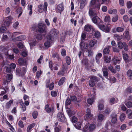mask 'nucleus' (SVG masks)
<instances>
[{"label": "nucleus", "instance_id": "obj_12", "mask_svg": "<svg viewBox=\"0 0 132 132\" xmlns=\"http://www.w3.org/2000/svg\"><path fill=\"white\" fill-rule=\"evenodd\" d=\"M84 42L81 41L80 44V46L82 50L87 49L88 47V44L87 43H84Z\"/></svg>", "mask_w": 132, "mask_h": 132}, {"label": "nucleus", "instance_id": "obj_33", "mask_svg": "<svg viewBox=\"0 0 132 132\" xmlns=\"http://www.w3.org/2000/svg\"><path fill=\"white\" fill-rule=\"evenodd\" d=\"M86 35L84 33H82L81 34V41L84 42L85 40Z\"/></svg>", "mask_w": 132, "mask_h": 132}, {"label": "nucleus", "instance_id": "obj_40", "mask_svg": "<svg viewBox=\"0 0 132 132\" xmlns=\"http://www.w3.org/2000/svg\"><path fill=\"white\" fill-rule=\"evenodd\" d=\"M132 3L131 2L129 1L127 3V6L128 9H130L132 7Z\"/></svg>", "mask_w": 132, "mask_h": 132}, {"label": "nucleus", "instance_id": "obj_42", "mask_svg": "<svg viewBox=\"0 0 132 132\" xmlns=\"http://www.w3.org/2000/svg\"><path fill=\"white\" fill-rule=\"evenodd\" d=\"M71 121L72 123H75L77 121V119L75 116L72 117L71 118Z\"/></svg>", "mask_w": 132, "mask_h": 132}, {"label": "nucleus", "instance_id": "obj_5", "mask_svg": "<svg viewBox=\"0 0 132 132\" xmlns=\"http://www.w3.org/2000/svg\"><path fill=\"white\" fill-rule=\"evenodd\" d=\"M47 6L48 4L46 2H45L44 6L42 4H40L38 6V8L39 9V12L40 13H41L43 11H47Z\"/></svg>", "mask_w": 132, "mask_h": 132}, {"label": "nucleus", "instance_id": "obj_21", "mask_svg": "<svg viewBox=\"0 0 132 132\" xmlns=\"http://www.w3.org/2000/svg\"><path fill=\"white\" fill-rule=\"evenodd\" d=\"M113 64L116 65L117 63H119L120 61V59L117 57H114L112 59Z\"/></svg>", "mask_w": 132, "mask_h": 132}, {"label": "nucleus", "instance_id": "obj_47", "mask_svg": "<svg viewBox=\"0 0 132 132\" xmlns=\"http://www.w3.org/2000/svg\"><path fill=\"white\" fill-rule=\"evenodd\" d=\"M127 75L128 77H131L132 76V70L130 69L128 70L127 72Z\"/></svg>", "mask_w": 132, "mask_h": 132}, {"label": "nucleus", "instance_id": "obj_28", "mask_svg": "<svg viewBox=\"0 0 132 132\" xmlns=\"http://www.w3.org/2000/svg\"><path fill=\"white\" fill-rule=\"evenodd\" d=\"M110 50L108 47H106L104 48L103 51V54H108L110 52Z\"/></svg>", "mask_w": 132, "mask_h": 132}, {"label": "nucleus", "instance_id": "obj_61", "mask_svg": "<svg viewBox=\"0 0 132 132\" xmlns=\"http://www.w3.org/2000/svg\"><path fill=\"white\" fill-rule=\"evenodd\" d=\"M95 36L96 37H99L100 36V33L98 31H96L94 34Z\"/></svg>", "mask_w": 132, "mask_h": 132}, {"label": "nucleus", "instance_id": "obj_4", "mask_svg": "<svg viewBox=\"0 0 132 132\" xmlns=\"http://www.w3.org/2000/svg\"><path fill=\"white\" fill-rule=\"evenodd\" d=\"M118 46L120 49H121L123 47L125 51L128 50V46L125 42L122 43L121 42H119L118 43Z\"/></svg>", "mask_w": 132, "mask_h": 132}, {"label": "nucleus", "instance_id": "obj_24", "mask_svg": "<svg viewBox=\"0 0 132 132\" xmlns=\"http://www.w3.org/2000/svg\"><path fill=\"white\" fill-rule=\"evenodd\" d=\"M97 42V41L95 40H93L90 41L89 43L90 46L92 47H94L95 44H96Z\"/></svg>", "mask_w": 132, "mask_h": 132}, {"label": "nucleus", "instance_id": "obj_20", "mask_svg": "<svg viewBox=\"0 0 132 132\" xmlns=\"http://www.w3.org/2000/svg\"><path fill=\"white\" fill-rule=\"evenodd\" d=\"M58 31L55 29H53L50 31V34L53 36H56L58 34Z\"/></svg>", "mask_w": 132, "mask_h": 132}, {"label": "nucleus", "instance_id": "obj_45", "mask_svg": "<svg viewBox=\"0 0 132 132\" xmlns=\"http://www.w3.org/2000/svg\"><path fill=\"white\" fill-rule=\"evenodd\" d=\"M123 59L125 61H126L128 58V55L126 53H124L123 54Z\"/></svg>", "mask_w": 132, "mask_h": 132}, {"label": "nucleus", "instance_id": "obj_49", "mask_svg": "<svg viewBox=\"0 0 132 132\" xmlns=\"http://www.w3.org/2000/svg\"><path fill=\"white\" fill-rule=\"evenodd\" d=\"M38 115V113L37 111H34L32 113V116L34 119L37 118Z\"/></svg>", "mask_w": 132, "mask_h": 132}, {"label": "nucleus", "instance_id": "obj_19", "mask_svg": "<svg viewBox=\"0 0 132 132\" xmlns=\"http://www.w3.org/2000/svg\"><path fill=\"white\" fill-rule=\"evenodd\" d=\"M25 36H20L14 38L13 40L14 41H21L25 39Z\"/></svg>", "mask_w": 132, "mask_h": 132}, {"label": "nucleus", "instance_id": "obj_60", "mask_svg": "<svg viewBox=\"0 0 132 132\" xmlns=\"http://www.w3.org/2000/svg\"><path fill=\"white\" fill-rule=\"evenodd\" d=\"M118 16L117 15H116L115 17H113L112 20L113 22H115L118 19Z\"/></svg>", "mask_w": 132, "mask_h": 132}, {"label": "nucleus", "instance_id": "obj_27", "mask_svg": "<svg viewBox=\"0 0 132 132\" xmlns=\"http://www.w3.org/2000/svg\"><path fill=\"white\" fill-rule=\"evenodd\" d=\"M131 110L130 109H128L126 111V113L127 114L130 113L128 115V117L130 119H132V112H131Z\"/></svg>", "mask_w": 132, "mask_h": 132}, {"label": "nucleus", "instance_id": "obj_50", "mask_svg": "<svg viewBox=\"0 0 132 132\" xmlns=\"http://www.w3.org/2000/svg\"><path fill=\"white\" fill-rule=\"evenodd\" d=\"M61 54L62 56H64L66 55V51L64 49H62V50Z\"/></svg>", "mask_w": 132, "mask_h": 132}, {"label": "nucleus", "instance_id": "obj_53", "mask_svg": "<svg viewBox=\"0 0 132 132\" xmlns=\"http://www.w3.org/2000/svg\"><path fill=\"white\" fill-rule=\"evenodd\" d=\"M99 28L101 30L104 31L105 29V26L101 24L98 25Z\"/></svg>", "mask_w": 132, "mask_h": 132}, {"label": "nucleus", "instance_id": "obj_29", "mask_svg": "<svg viewBox=\"0 0 132 132\" xmlns=\"http://www.w3.org/2000/svg\"><path fill=\"white\" fill-rule=\"evenodd\" d=\"M65 60L68 64L70 65V64L71 63V59L69 56H66L65 57Z\"/></svg>", "mask_w": 132, "mask_h": 132}, {"label": "nucleus", "instance_id": "obj_44", "mask_svg": "<svg viewBox=\"0 0 132 132\" xmlns=\"http://www.w3.org/2000/svg\"><path fill=\"white\" fill-rule=\"evenodd\" d=\"M21 108L23 112H24L26 111V107L24 105L23 103L22 102V103H21Z\"/></svg>", "mask_w": 132, "mask_h": 132}, {"label": "nucleus", "instance_id": "obj_64", "mask_svg": "<svg viewBox=\"0 0 132 132\" xmlns=\"http://www.w3.org/2000/svg\"><path fill=\"white\" fill-rule=\"evenodd\" d=\"M71 100L73 101H75L77 100V98L75 96H70Z\"/></svg>", "mask_w": 132, "mask_h": 132}, {"label": "nucleus", "instance_id": "obj_56", "mask_svg": "<svg viewBox=\"0 0 132 132\" xmlns=\"http://www.w3.org/2000/svg\"><path fill=\"white\" fill-rule=\"evenodd\" d=\"M54 84L53 82H52L51 83V84L49 86V89L51 90H52L54 87Z\"/></svg>", "mask_w": 132, "mask_h": 132}, {"label": "nucleus", "instance_id": "obj_58", "mask_svg": "<svg viewBox=\"0 0 132 132\" xmlns=\"http://www.w3.org/2000/svg\"><path fill=\"white\" fill-rule=\"evenodd\" d=\"M104 118V116L102 114H100L98 116V119L101 120H103Z\"/></svg>", "mask_w": 132, "mask_h": 132}, {"label": "nucleus", "instance_id": "obj_13", "mask_svg": "<svg viewBox=\"0 0 132 132\" xmlns=\"http://www.w3.org/2000/svg\"><path fill=\"white\" fill-rule=\"evenodd\" d=\"M111 117L112 118V122L114 123H116L117 121V115L114 113L111 115Z\"/></svg>", "mask_w": 132, "mask_h": 132}, {"label": "nucleus", "instance_id": "obj_37", "mask_svg": "<svg viewBox=\"0 0 132 132\" xmlns=\"http://www.w3.org/2000/svg\"><path fill=\"white\" fill-rule=\"evenodd\" d=\"M111 111L109 108H107L103 111V113L104 114H109L110 112Z\"/></svg>", "mask_w": 132, "mask_h": 132}, {"label": "nucleus", "instance_id": "obj_62", "mask_svg": "<svg viewBox=\"0 0 132 132\" xmlns=\"http://www.w3.org/2000/svg\"><path fill=\"white\" fill-rule=\"evenodd\" d=\"M36 38L38 40H41L42 39V35L40 34H38Z\"/></svg>", "mask_w": 132, "mask_h": 132}, {"label": "nucleus", "instance_id": "obj_34", "mask_svg": "<svg viewBox=\"0 0 132 132\" xmlns=\"http://www.w3.org/2000/svg\"><path fill=\"white\" fill-rule=\"evenodd\" d=\"M125 92L127 93H130L132 92V89L130 87H129L126 89Z\"/></svg>", "mask_w": 132, "mask_h": 132}, {"label": "nucleus", "instance_id": "obj_36", "mask_svg": "<svg viewBox=\"0 0 132 132\" xmlns=\"http://www.w3.org/2000/svg\"><path fill=\"white\" fill-rule=\"evenodd\" d=\"M66 111L68 115L70 116H71L73 114V111L71 110L70 109H67Z\"/></svg>", "mask_w": 132, "mask_h": 132}, {"label": "nucleus", "instance_id": "obj_57", "mask_svg": "<svg viewBox=\"0 0 132 132\" xmlns=\"http://www.w3.org/2000/svg\"><path fill=\"white\" fill-rule=\"evenodd\" d=\"M87 101L88 103L90 105H91L93 102V100L91 98L88 99Z\"/></svg>", "mask_w": 132, "mask_h": 132}, {"label": "nucleus", "instance_id": "obj_3", "mask_svg": "<svg viewBox=\"0 0 132 132\" xmlns=\"http://www.w3.org/2000/svg\"><path fill=\"white\" fill-rule=\"evenodd\" d=\"M89 78L90 80L89 82V85L91 87L94 86L96 84V81H98L100 80V79L96 76H90Z\"/></svg>", "mask_w": 132, "mask_h": 132}, {"label": "nucleus", "instance_id": "obj_10", "mask_svg": "<svg viewBox=\"0 0 132 132\" xmlns=\"http://www.w3.org/2000/svg\"><path fill=\"white\" fill-rule=\"evenodd\" d=\"M92 115L91 113V111L89 108L87 109L86 114L84 117L85 120H87L88 118L92 117Z\"/></svg>", "mask_w": 132, "mask_h": 132}, {"label": "nucleus", "instance_id": "obj_15", "mask_svg": "<svg viewBox=\"0 0 132 132\" xmlns=\"http://www.w3.org/2000/svg\"><path fill=\"white\" fill-rule=\"evenodd\" d=\"M93 27L90 25L87 24L84 27V30L87 32H89L92 31Z\"/></svg>", "mask_w": 132, "mask_h": 132}, {"label": "nucleus", "instance_id": "obj_6", "mask_svg": "<svg viewBox=\"0 0 132 132\" xmlns=\"http://www.w3.org/2000/svg\"><path fill=\"white\" fill-rule=\"evenodd\" d=\"M45 108L46 111L48 113H53L54 112V107L52 105L50 107L48 104H46L45 106Z\"/></svg>", "mask_w": 132, "mask_h": 132}, {"label": "nucleus", "instance_id": "obj_17", "mask_svg": "<svg viewBox=\"0 0 132 132\" xmlns=\"http://www.w3.org/2000/svg\"><path fill=\"white\" fill-rule=\"evenodd\" d=\"M52 57L54 59V60H57L59 62L61 61V58L59 57L58 54L57 53H55L52 54Z\"/></svg>", "mask_w": 132, "mask_h": 132}, {"label": "nucleus", "instance_id": "obj_31", "mask_svg": "<svg viewBox=\"0 0 132 132\" xmlns=\"http://www.w3.org/2000/svg\"><path fill=\"white\" fill-rule=\"evenodd\" d=\"M125 105L128 108H132V102L129 101L125 103Z\"/></svg>", "mask_w": 132, "mask_h": 132}, {"label": "nucleus", "instance_id": "obj_23", "mask_svg": "<svg viewBox=\"0 0 132 132\" xmlns=\"http://www.w3.org/2000/svg\"><path fill=\"white\" fill-rule=\"evenodd\" d=\"M57 9L60 11H62L64 10L63 4L61 3L58 5L57 7Z\"/></svg>", "mask_w": 132, "mask_h": 132}, {"label": "nucleus", "instance_id": "obj_16", "mask_svg": "<svg viewBox=\"0 0 132 132\" xmlns=\"http://www.w3.org/2000/svg\"><path fill=\"white\" fill-rule=\"evenodd\" d=\"M27 60L26 59L22 58L19 59L18 60V62L22 65H27Z\"/></svg>", "mask_w": 132, "mask_h": 132}, {"label": "nucleus", "instance_id": "obj_1", "mask_svg": "<svg viewBox=\"0 0 132 132\" xmlns=\"http://www.w3.org/2000/svg\"><path fill=\"white\" fill-rule=\"evenodd\" d=\"M37 30L40 34L46 32L47 29V27L45 24L42 23L38 24L37 26Z\"/></svg>", "mask_w": 132, "mask_h": 132}, {"label": "nucleus", "instance_id": "obj_35", "mask_svg": "<svg viewBox=\"0 0 132 132\" xmlns=\"http://www.w3.org/2000/svg\"><path fill=\"white\" fill-rule=\"evenodd\" d=\"M116 30L118 32H123L124 30V29L120 27H118L116 28Z\"/></svg>", "mask_w": 132, "mask_h": 132}, {"label": "nucleus", "instance_id": "obj_41", "mask_svg": "<svg viewBox=\"0 0 132 132\" xmlns=\"http://www.w3.org/2000/svg\"><path fill=\"white\" fill-rule=\"evenodd\" d=\"M71 101L70 100L69 98L68 97L67 99L65 101V104L67 105H69L71 103Z\"/></svg>", "mask_w": 132, "mask_h": 132}, {"label": "nucleus", "instance_id": "obj_54", "mask_svg": "<svg viewBox=\"0 0 132 132\" xmlns=\"http://www.w3.org/2000/svg\"><path fill=\"white\" fill-rule=\"evenodd\" d=\"M51 94L53 97H55L57 95V93L54 91H52L51 92Z\"/></svg>", "mask_w": 132, "mask_h": 132}, {"label": "nucleus", "instance_id": "obj_14", "mask_svg": "<svg viewBox=\"0 0 132 132\" xmlns=\"http://www.w3.org/2000/svg\"><path fill=\"white\" fill-rule=\"evenodd\" d=\"M82 63L84 64L85 67L86 69L89 70L91 69V66L88 64L87 59H85L84 60Z\"/></svg>", "mask_w": 132, "mask_h": 132}, {"label": "nucleus", "instance_id": "obj_30", "mask_svg": "<svg viewBox=\"0 0 132 132\" xmlns=\"http://www.w3.org/2000/svg\"><path fill=\"white\" fill-rule=\"evenodd\" d=\"M13 102V100H10L9 102L7 103L6 105V107L7 109L9 108L11 105V104Z\"/></svg>", "mask_w": 132, "mask_h": 132}, {"label": "nucleus", "instance_id": "obj_55", "mask_svg": "<svg viewBox=\"0 0 132 132\" xmlns=\"http://www.w3.org/2000/svg\"><path fill=\"white\" fill-rule=\"evenodd\" d=\"M37 27L36 25L34 24L32 25L31 29V30L34 31L36 29H37Z\"/></svg>", "mask_w": 132, "mask_h": 132}, {"label": "nucleus", "instance_id": "obj_8", "mask_svg": "<svg viewBox=\"0 0 132 132\" xmlns=\"http://www.w3.org/2000/svg\"><path fill=\"white\" fill-rule=\"evenodd\" d=\"M85 128L87 130H88L90 132H91V131L95 129V125L94 124L90 125H89V124H86L85 126Z\"/></svg>", "mask_w": 132, "mask_h": 132}, {"label": "nucleus", "instance_id": "obj_22", "mask_svg": "<svg viewBox=\"0 0 132 132\" xmlns=\"http://www.w3.org/2000/svg\"><path fill=\"white\" fill-rule=\"evenodd\" d=\"M7 18L6 19L3 21L2 25L5 27H7L9 26L10 24L9 20L8 18Z\"/></svg>", "mask_w": 132, "mask_h": 132}, {"label": "nucleus", "instance_id": "obj_63", "mask_svg": "<svg viewBox=\"0 0 132 132\" xmlns=\"http://www.w3.org/2000/svg\"><path fill=\"white\" fill-rule=\"evenodd\" d=\"M18 125L21 128H23L24 127L23 122L21 120L19 122Z\"/></svg>", "mask_w": 132, "mask_h": 132}, {"label": "nucleus", "instance_id": "obj_52", "mask_svg": "<svg viewBox=\"0 0 132 132\" xmlns=\"http://www.w3.org/2000/svg\"><path fill=\"white\" fill-rule=\"evenodd\" d=\"M104 108V105L101 103H99L98 108L100 110H102Z\"/></svg>", "mask_w": 132, "mask_h": 132}, {"label": "nucleus", "instance_id": "obj_7", "mask_svg": "<svg viewBox=\"0 0 132 132\" xmlns=\"http://www.w3.org/2000/svg\"><path fill=\"white\" fill-rule=\"evenodd\" d=\"M57 118L59 121L63 122L65 121L66 118L64 114L61 112L58 113L57 115Z\"/></svg>", "mask_w": 132, "mask_h": 132}, {"label": "nucleus", "instance_id": "obj_9", "mask_svg": "<svg viewBox=\"0 0 132 132\" xmlns=\"http://www.w3.org/2000/svg\"><path fill=\"white\" fill-rule=\"evenodd\" d=\"M102 70L103 73V76L105 77H107L108 76L109 70L107 67L106 66H103L102 69Z\"/></svg>", "mask_w": 132, "mask_h": 132}, {"label": "nucleus", "instance_id": "obj_38", "mask_svg": "<svg viewBox=\"0 0 132 132\" xmlns=\"http://www.w3.org/2000/svg\"><path fill=\"white\" fill-rule=\"evenodd\" d=\"M126 116L124 113H122L120 116V120L122 121H123L125 118Z\"/></svg>", "mask_w": 132, "mask_h": 132}, {"label": "nucleus", "instance_id": "obj_43", "mask_svg": "<svg viewBox=\"0 0 132 132\" xmlns=\"http://www.w3.org/2000/svg\"><path fill=\"white\" fill-rule=\"evenodd\" d=\"M123 19L124 21L125 22H127L129 21L128 17L127 15H125L123 17Z\"/></svg>", "mask_w": 132, "mask_h": 132}, {"label": "nucleus", "instance_id": "obj_32", "mask_svg": "<svg viewBox=\"0 0 132 132\" xmlns=\"http://www.w3.org/2000/svg\"><path fill=\"white\" fill-rule=\"evenodd\" d=\"M12 75L8 74L6 76V78L7 82L10 81L12 79Z\"/></svg>", "mask_w": 132, "mask_h": 132}, {"label": "nucleus", "instance_id": "obj_51", "mask_svg": "<svg viewBox=\"0 0 132 132\" xmlns=\"http://www.w3.org/2000/svg\"><path fill=\"white\" fill-rule=\"evenodd\" d=\"M50 43L49 42H46L44 43L45 46L47 48H48L50 46Z\"/></svg>", "mask_w": 132, "mask_h": 132}, {"label": "nucleus", "instance_id": "obj_26", "mask_svg": "<svg viewBox=\"0 0 132 132\" xmlns=\"http://www.w3.org/2000/svg\"><path fill=\"white\" fill-rule=\"evenodd\" d=\"M65 78V77H62L58 82V85H61L64 82Z\"/></svg>", "mask_w": 132, "mask_h": 132}, {"label": "nucleus", "instance_id": "obj_39", "mask_svg": "<svg viewBox=\"0 0 132 132\" xmlns=\"http://www.w3.org/2000/svg\"><path fill=\"white\" fill-rule=\"evenodd\" d=\"M11 11L9 7H7L5 9V13L6 15H8Z\"/></svg>", "mask_w": 132, "mask_h": 132}, {"label": "nucleus", "instance_id": "obj_59", "mask_svg": "<svg viewBox=\"0 0 132 132\" xmlns=\"http://www.w3.org/2000/svg\"><path fill=\"white\" fill-rule=\"evenodd\" d=\"M35 125V123H34L31 124L29 125L28 127V128L31 129L32 128H33Z\"/></svg>", "mask_w": 132, "mask_h": 132}, {"label": "nucleus", "instance_id": "obj_48", "mask_svg": "<svg viewBox=\"0 0 132 132\" xmlns=\"http://www.w3.org/2000/svg\"><path fill=\"white\" fill-rule=\"evenodd\" d=\"M108 58V57L107 56H104V60L105 62L106 63H109L110 62V61L109 60Z\"/></svg>", "mask_w": 132, "mask_h": 132}, {"label": "nucleus", "instance_id": "obj_11", "mask_svg": "<svg viewBox=\"0 0 132 132\" xmlns=\"http://www.w3.org/2000/svg\"><path fill=\"white\" fill-rule=\"evenodd\" d=\"M92 18V22L95 24H97L101 22V19L96 15Z\"/></svg>", "mask_w": 132, "mask_h": 132}, {"label": "nucleus", "instance_id": "obj_25", "mask_svg": "<svg viewBox=\"0 0 132 132\" xmlns=\"http://www.w3.org/2000/svg\"><path fill=\"white\" fill-rule=\"evenodd\" d=\"M81 122H77L75 125H74L76 129H80L81 127Z\"/></svg>", "mask_w": 132, "mask_h": 132}, {"label": "nucleus", "instance_id": "obj_2", "mask_svg": "<svg viewBox=\"0 0 132 132\" xmlns=\"http://www.w3.org/2000/svg\"><path fill=\"white\" fill-rule=\"evenodd\" d=\"M101 5L99 2H97L96 0H91L90 2V8L98 10L100 9Z\"/></svg>", "mask_w": 132, "mask_h": 132}, {"label": "nucleus", "instance_id": "obj_46", "mask_svg": "<svg viewBox=\"0 0 132 132\" xmlns=\"http://www.w3.org/2000/svg\"><path fill=\"white\" fill-rule=\"evenodd\" d=\"M64 70L63 69L62 71H59L57 73V75L61 76H63L64 74Z\"/></svg>", "mask_w": 132, "mask_h": 132}, {"label": "nucleus", "instance_id": "obj_18", "mask_svg": "<svg viewBox=\"0 0 132 132\" xmlns=\"http://www.w3.org/2000/svg\"><path fill=\"white\" fill-rule=\"evenodd\" d=\"M89 14L91 18L96 15V14L95 11L93 10L92 8H90L89 11Z\"/></svg>", "mask_w": 132, "mask_h": 132}]
</instances>
